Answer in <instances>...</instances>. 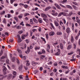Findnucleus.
I'll return each mask as SVG.
<instances>
[{
    "instance_id": "obj_57",
    "label": "nucleus",
    "mask_w": 80,
    "mask_h": 80,
    "mask_svg": "<svg viewBox=\"0 0 80 80\" xmlns=\"http://www.w3.org/2000/svg\"><path fill=\"white\" fill-rule=\"evenodd\" d=\"M69 72H70V70L69 69H68L67 71L65 72L66 74H67V73H68Z\"/></svg>"
},
{
    "instance_id": "obj_50",
    "label": "nucleus",
    "mask_w": 80,
    "mask_h": 80,
    "mask_svg": "<svg viewBox=\"0 0 80 80\" xmlns=\"http://www.w3.org/2000/svg\"><path fill=\"white\" fill-rule=\"evenodd\" d=\"M21 28V27L20 26H18L17 27H16V29H20Z\"/></svg>"
},
{
    "instance_id": "obj_49",
    "label": "nucleus",
    "mask_w": 80,
    "mask_h": 80,
    "mask_svg": "<svg viewBox=\"0 0 80 80\" xmlns=\"http://www.w3.org/2000/svg\"><path fill=\"white\" fill-rule=\"evenodd\" d=\"M26 27H31V25L27 23L26 24Z\"/></svg>"
},
{
    "instance_id": "obj_22",
    "label": "nucleus",
    "mask_w": 80,
    "mask_h": 80,
    "mask_svg": "<svg viewBox=\"0 0 80 80\" xmlns=\"http://www.w3.org/2000/svg\"><path fill=\"white\" fill-rule=\"evenodd\" d=\"M13 74L14 75V77L13 76L14 78H15V77L16 76V75H17V72L16 71H13Z\"/></svg>"
},
{
    "instance_id": "obj_31",
    "label": "nucleus",
    "mask_w": 80,
    "mask_h": 80,
    "mask_svg": "<svg viewBox=\"0 0 80 80\" xmlns=\"http://www.w3.org/2000/svg\"><path fill=\"white\" fill-rule=\"evenodd\" d=\"M2 22L3 23H4V24H6V23H7L6 19H4L2 21Z\"/></svg>"
},
{
    "instance_id": "obj_39",
    "label": "nucleus",
    "mask_w": 80,
    "mask_h": 80,
    "mask_svg": "<svg viewBox=\"0 0 80 80\" xmlns=\"http://www.w3.org/2000/svg\"><path fill=\"white\" fill-rule=\"evenodd\" d=\"M20 25H22V26H24L25 24H23V22H21V23H20Z\"/></svg>"
},
{
    "instance_id": "obj_3",
    "label": "nucleus",
    "mask_w": 80,
    "mask_h": 80,
    "mask_svg": "<svg viewBox=\"0 0 80 80\" xmlns=\"http://www.w3.org/2000/svg\"><path fill=\"white\" fill-rule=\"evenodd\" d=\"M52 13H51L52 15H53V16H54V17H56V16H57L58 15V13L56 12L55 13V11L54 10H52Z\"/></svg>"
},
{
    "instance_id": "obj_42",
    "label": "nucleus",
    "mask_w": 80,
    "mask_h": 80,
    "mask_svg": "<svg viewBox=\"0 0 80 80\" xmlns=\"http://www.w3.org/2000/svg\"><path fill=\"white\" fill-rule=\"evenodd\" d=\"M45 35L46 37V38H47V39H48V33H46L45 34Z\"/></svg>"
},
{
    "instance_id": "obj_2",
    "label": "nucleus",
    "mask_w": 80,
    "mask_h": 80,
    "mask_svg": "<svg viewBox=\"0 0 80 80\" xmlns=\"http://www.w3.org/2000/svg\"><path fill=\"white\" fill-rule=\"evenodd\" d=\"M62 15H63V16H66V13L63 12H60L58 15V17H61Z\"/></svg>"
},
{
    "instance_id": "obj_1",
    "label": "nucleus",
    "mask_w": 80,
    "mask_h": 80,
    "mask_svg": "<svg viewBox=\"0 0 80 80\" xmlns=\"http://www.w3.org/2000/svg\"><path fill=\"white\" fill-rule=\"evenodd\" d=\"M2 71H3V73L4 75H5L6 73H7V72L6 71L7 70V68L5 67V66H3L2 67Z\"/></svg>"
},
{
    "instance_id": "obj_51",
    "label": "nucleus",
    "mask_w": 80,
    "mask_h": 80,
    "mask_svg": "<svg viewBox=\"0 0 80 80\" xmlns=\"http://www.w3.org/2000/svg\"><path fill=\"white\" fill-rule=\"evenodd\" d=\"M37 72H38V70H35L33 71V73L34 74H36Z\"/></svg>"
},
{
    "instance_id": "obj_46",
    "label": "nucleus",
    "mask_w": 80,
    "mask_h": 80,
    "mask_svg": "<svg viewBox=\"0 0 80 80\" xmlns=\"http://www.w3.org/2000/svg\"><path fill=\"white\" fill-rule=\"evenodd\" d=\"M16 61L17 63H18V64H19V63H20V61H19V60H18V59L17 58L16 59Z\"/></svg>"
},
{
    "instance_id": "obj_20",
    "label": "nucleus",
    "mask_w": 80,
    "mask_h": 80,
    "mask_svg": "<svg viewBox=\"0 0 80 80\" xmlns=\"http://www.w3.org/2000/svg\"><path fill=\"white\" fill-rule=\"evenodd\" d=\"M41 39H42V41L44 42V43H46V42L45 40V39L44 38H43V37H41Z\"/></svg>"
},
{
    "instance_id": "obj_48",
    "label": "nucleus",
    "mask_w": 80,
    "mask_h": 80,
    "mask_svg": "<svg viewBox=\"0 0 80 80\" xmlns=\"http://www.w3.org/2000/svg\"><path fill=\"white\" fill-rule=\"evenodd\" d=\"M77 22L79 24V25L80 26V19H78L77 20Z\"/></svg>"
},
{
    "instance_id": "obj_9",
    "label": "nucleus",
    "mask_w": 80,
    "mask_h": 80,
    "mask_svg": "<svg viewBox=\"0 0 80 80\" xmlns=\"http://www.w3.org/2000/svg\"><path fill=\"white\" fill-rule=\"evenodd\" d=\"M30 52V49L29 48V47H28L27 51H26L25 53L27 54L29 53V52Z\"/></svg>"
},
{
    "instance_id": "obj_41",
    "label": "nucleus",
    "mask_w": 80,
    "mask_h": 80,
    "mask_svg": "<svg viewBox=\"0 0 80 80\" xmlns=\"http://www.w3.org/2000/svg\"><path fill=\"white\" fill-rule=\"evenodd\" d=\"M70 61H71V62H73V61H76V59L74 58L72 59H71L70 60Z\"/></svg>"
},
{
    "instance_id": "obj_37",
    "label": "nucleus",
    "mask_w": 80,
    "mask_h": 80,
    "mask_svg": "<svg viewBox=\"0 0 80 80\" xmlns=\"http://www.w3.org/2000/svg\"><path fill=\"white\" fill-rule=\"evenodd\" d=\"M77 52H78L79 55H80V49L79 48H78L77 49Z\"/></svg>"
},
{
    "instance_id": "obj_12",
    "label": "nucleus",
    "mask_w": 80,
    "mask_h": 80,
    "mask_svg": "<svg viewBox=\"0 0 80 80\" xmlns=\"http://www.w3.org/2000/svg\"><path fill=\"white\" fill-rule=\"evenodd\" d=\"M59 45L60 47V48L61 49H63V44L62 43H60Z\"/></svg>"
},
{
    "instance_id": "obj_27",
    "label": "nucleus",
    "mask_w": 80,
    "mask_h": 80,
    "mask_svg": "<svg viewBox=\"0 0 80 80\" xmlns=\"http://www.w3.org/2000/svg\"><path fill=\"white\" fill-rule=\"evenodd\" d=\"M55 55L56 56H58L60 55V52H57L56 53H55Z\"/></svg>"
},
{
    "instance_id": "obj_13",
    "label": "nucleus",
    "mask_w": 80,
    "mask_h": 80,
    "mask_svg": "<svg viewBox=\"0 0 80 80\" xmlns=\"http://www.w3.org/2000/svg\"><path fill=\"white\" fill-rule=\"evenodd\" d=\"M41 16L42 17L45 18H47V15H46L44 13H42Z\"/></svg>"
},
{
    "instance_id": "obj_10",
    "label": "nucleus",
    "mask_w": 80,
    "mask_h": 80,
    "mask_svg": "<svg viewBox=\"0 0 80 80\" xmlns=\"http://www.w3.org/2000/svg\"><path fill=\"white\" fill-rule=\"evenodd\" d=\"M55 34V32H51L49 33L50 36H53Z\"/></svg>"
},
{
    "instance_id": "obj_5",
    "label": "nucleus",
    "mask_w": 80,
    "mask_h": 80,
    "mask_svg": "<svg viewBox=\"0 0 80 80\" xmlns=\"http://www.w3.org/2000/svg\"><path fill=\"white\" fill-rule=\"evenodd\" d=\"M48 46L47 48V50L48 53H50V45L49 44H47Z\"/></svg>"
},
{
    "instance_id": "obj_59",
    "label": "nucleus",
    "mask_w": 80,
    "mask_h": 80,
    "mask_svg": "<svg viewBox=\"0 0 80 80\" xmlns=\"http://www.w3.org/2000/svg\"><path fill=\"white\" fill-rule=\"evenodd\" d=\"M54 66H57L58 65V64H57V63L56 62H55L54 63Z\"/></svg>"
},
{
    "instance_id": "obj_25",
    "label": "nucleus",
    "mask_w": 80,
    "mask_h": 80,
    "mask_svg": "<svg viewBox=\"0 0 80 80\" xmlns=\"http://www.w3.org/2000/svg\"><path fill=\"white\" fill-rule=\"evenodd\" d=\"M73 41H74V38H73V36H71V42L72 43H73Z\"/></svg>"
},
{
    "instance_id": "obj_40",
    "label": "nucleus",
    "mask_w": 80,
    "mask_h": 80,
    "mask_svg": "<svg viewBox=\"0 0 80 80\" xmlns=\"http://www.w3.org/2000/svg\"><path fill=\"white\" fill-rule=\"evenodd\" d=\"M18 53H20V54H21V53H22V51H21V50L18 49Z\"/></svg>"
},
{
    "instance_id": "obj_23",
    "label": "nucleus",
    "mask_w": 80,
    "mask_h": 80,
    "mask_svg": "<svg viewBox=\"0 0 80 80\" xmlns=\"http://www.w3.org/2000/svg\"><path fill=\"white\" fill-rule=\"evenodd\" d=\"M67 7L69 9H72V7L69 5H67Z\"/></svg>"
},
{
    "instance_id": "obj_8",
    "label": "nucleus",
    "mask_w": 80,
    "mask_h": 80,
    "mask_svg": "<svg viewBox=\"0 0 80 80\" xmlns=\"http://www.w3.org/2000/svg\"><path fill=\"white\" fill-rule=\"evenodd\" d=\"M54 24L56 26V27H58L59 25H60V24L58 23V22L57 21H55L54 22Z\"/></svg>"
},
{
    "instance_id": "obj_32",
    "label": "nucleus",
    "mask_w": 80,
    "mask_h": 80,
    "mask_svg": "<svg viewBox=\"0 0 80 80\" xmlns=\"http://www.w3.org/2000/svg\"><path fill=\"white\" fill-rule=\"evenodd\" d=\"M72 7L74 10H77V7H76L75 6L72 5Z\"/></svg>"
},
{
    "instance_id": "obj_17",
    "label": "nucleus",
    "mask_w": 80,
    "mask_h": 80,
    "mask_svg": "<svg viewBox=\"0 0 80 80\" xmlns=\"http://www.w3.org/2000/svg\"><path fill=\"white\" fill-rule=\"evenodd\" d=\"M57 35H62V33L61 32H57L56 33Z\"/></svg>"
},
{
    "instance_id": "obj_63",
    "label": "nucleus",
    "mask_w": 80,
    "mask_h": 80,
    "mask_svg": "<svg viewBox=\"0 0 80 80\" xmlns=\"http://www.w3.org/2000/svg\"><path fill=\"white\" fill-rule=\"evenodd\" d=\"M33 48V46H32V45H31L29 47L30 49H32V48Z\"/></svg>"
},
{
    "instance_id": "obj_54",
    "label": "nucleus",
    "mask_w": 80,
    "mask_h": 80,
    "mask_svg": "<svg viewBox=\"0 0 80 80\" xmlns=\"http://www.w3.org/2000/svg\"><path fill=\"white\" fill-rule=\"evenodd\" d=\"M57 44H58V42H56L53 43V45L55 47V45H57Z\"/></svg>"
},
{
    "instance_id": "obj_15",
    "label": "nucleus",
    "mask_w": 80,
    "mask_h": 80,
    "mask_svg": "<svg viewBox=\"0 0 80 80\" xmlns=\"http://www.w3.org/2000/svg\"><path fill=\"white\" fill-rule=\"evenodd\" d=\"M62 68H65V69H68V67L64 65L62 66Z\"/></svg>"
},
{
    "instance_id": "obj_14",
    "label": "nucleus",
    "mask_w": 80,
    "mask_h": 80,
    "mask_svg": "<svg viewBox=\"0 0 80 80\" xmlns=\"http://www.w3.org/2000/svg\"><path fill=\"white\" fill-rule=\"evenodd\" d=\"M38 64V63L35 62H32V64L33 66H36V65H37Z\"/></svg>"
},
{
    "instance_id": "obj_47",
    "label": "nucleus",
    "mask_w": 80,
    "mask_h": 80,
    "mask_svg": "<svg viewBox=\"0 0 80 80\" xmlns=\"http://www.w3.org/2000/svg\"><path fill=\"white\" fill-rule=\"evenodd\" d=\"M16 0H11L10 2H11V4H12Z\"/></svg>"
},
{
    "instance_id": "obj_19",
    "label": "nucleus",
    "mask_w": 80,
    "mask_h": 80,
    "mask_svg": "<svg viewBox=\"0 0 80 80\" xmlns=\"http://www.w3.org/2000/svg\"><path fill=\"white\" fill-rule=\"evenodd\" d=\"M22 67L23 66L22 65H21L19 67L18 69L20 71H21V70H22Z\"/></svg>"
},
{
    "instance_id": "obj_7",
    "label": "nucleus",
    "mask_w": 80,
    "mask_h": 80,
    "mask_svg": "<svg viewBox=\"0 0 80 80\" xmlns=\"http://www.w3.org/2000/svg\"><path fill=\"white\" fill-rule=\"evenodd\" d=\"M80 35V30L79 31L78 33V36H76L75 38L76 40H78V38L79 37V36Z\"/></svg>"
},
{
    "instance_id": "obj_21",
    "label": "nucleus",
    "mask_w": 80,
    "mask_h": 80,
    "mask_svg": "<svg viewBox=\"0 0 80 80\" xmlns=\"http://www.w3.org/2000/svg\"><path fill=\"white\" fill-rule=\"evenodd\" d=\"M17 37L18 39V40L19 41V42H21V38H20V35H17Z\"/></svg>"
},
{
    "instance_id": "obj_26",
    "label": "nucleus",
    "mask_w": 80,
    "mask_h": 80,
    "mask_svg": "<svg viewBox=\"0 0 80 80\" xmlns=\"http://www.w3.org/2000/svg\"><path fill=\"white\" fill-rule=\"evenodd\" d=\"M50 25L51 27H52V28H53V29H54L55 28V27H54L53 25V24H52V22L50 23Z\"/></svg>"
},
{
    "instance_id": "obj_35",
    "label": "nucleus",
    "mask_w": 80,
    "mask_h": 80,
    "mask_svg": "<svg viewBox=\"0 0 80 80\" xmlns=\"http://www.w3.org/2000/svg\"><path fill=\"white\" fill-rule=\"evenodd\" d=\"M14 19L17 21V22H18V17H16L14 18Z\"/></svg>"
},
{
    "instance_id": "obj_28",
    "label": "nucleus",
    "mask_w": 80,
    "mask_h": 80,
    "mask_svg": "<svg viewBox=\"0 0 80 80\" xmlns=\"http://www.w3.org/2000/svg\"><path fill=\"white\" fill-rule=\"evenodd\" d=\"M72 48V45H70L68 46L67 47V49L68 50H70V48Z\"/></svg>"
},
{
    "instance_id": "obj_56",
    "label": "nucleus",
    "mask_w": 80,
    "mask_h": 80,
    "mask_svg": "<svg viewBox=\"0 0 80 80\" xmlns=\"http://www.w3.org/2000/svg\"><path fill=\"white\" fill-rule=\"evenodd\" d=\"M12 62H15V58L14 57H13L12 59Z\"/></svg>"
},
{
    "instance_id": "obj_11",
    "label": "nucleus",
    "mask_w": 80,
    "mask_h": 80,
    "mask_svg": "<svg viewBox=\"0 0 80 80\" xmlns=\"http://www.w3.org/2000/svg\"><path fill=\"white\" fill-rule=\"evenodd\" d=\"M51 9V7L48 6L46 7V8L45 9V11H48V10H50V9Z\"/></svg>"
},
{
    "instance_id": "obj_36",
    "label": "nucleus",
    "mask_w": 80,
    "mask_h": 80,
    "mask_svg": "<svg viewBox=\"0 0 80 80\" xmlns=\"http://www.w3.org/2000/svg\"><path fill=\"white\" fill-rule=\"evenodd\" d=\"M5 11H3L2 12H1V15H3V14H5Z\"/></svg>"
},
{
    "instance_id": "obj_30",
    "label": "nucleus",
    "mask_w": 80,
    "mask_h": 80,
    "mask_svg": "<svg viewBox=\"0 0 80 80\" xmlns=\"http://www.w3.org/2000/svg\"><path fill=\"white\" fill-rule=\"evenodd\" d=\"M62 21H63L64 23V24H66V20H65V19L64 18H62Z\"/></svg>"
},
{
    "instance_id": "obj_52",
    "label": "nucleus",
    "mask_w": 80,
    "mask_h": 80,
    "mask_svg": "<svg viewBox=\"0 0 80 80\" xmlns=\"http://www.w3.org/2000/svg\"><path fill=\"white\" fill-rule=\"evenodd\" d=\"M42 53H45V50L44 49H42Z\"/></svg>"
},
{
    "instance_id": "obj_60",
    "label": "nucleus",
    "mask_w": 80,
    "mask_h": 80,
    "mask_svg": "<svg viewBox=\"0 0 80 80\" xmlns=\"http://www.w3.org/2000/svg\"><path fill=\"white\" fill-rule=\"evenodd\" d=\"M57 70L56 68H54L53 70V72H55V73H56L57 72Z\"/></svg>"
},
{
    "instance_id": "obj_61",
    "label": "nucleus",
    "mask_w": 80,
    "mask_h": 80,
    "mask_svg": "<svg viewBox=\"0 0 80 80\" xmlns=\"http://www.w3.org/2000/svg\"><path fill=\"white\" fill-rule=\"evenodd\" d=\"M19 78H20V79H23V77L22 76V75H20L19 76Z\"/></svg>"
},
{
    "instance_id": "obj_38",
    "label": "nucleus",
    "mask_w": 80,
    "mask_h": 80,
    "mask_svg": "<svg viewBox=\"0 0 80 80\" xmlns=\"http://www.w3.org/2000/svg\"><path fill=\"white\" fill-rule=\"evenodd\" d=\"M26 65L27 66H29V65H30V62H29V61H27Z\"/></svg>"
},
{
    "instance_id": "obj_24",
    "label": "nucleus",
    "mask_w": 80,
    "mask_h": 80,
    "mask_svg": "<svg viewBox=\"0 0 80 80\" xmlns=\"http://www.w3.org/2000/svg\"><path fill=\"white\" fill-rule=\"evenodd\" d=\"M40 47L39 46L36 47L35 48V50H40Z\"/></svg>"
},
{
    "instance_id": "obj_55",
    "label": "nucleus",
    "mask_w": 80,
    "mask_h": 80,
    "mask_svg": "<svg viewBox=\"0 0 80 80\" xmlns=\"http://www.w3.org/2000/svg\"><path fill=\"white\" fill-rule=\"evenodd\" d=\"M32 31L33 32H37V29H32Z\"/></svg>"
},
{
    "instance_id": "obj_58",
    "label": "nucleus",
    "mask_w": 80,
    "mask_h": 80,
    "mask_svg": "<svg viewBox=\"0 0 80 80\" xmlns=\"http://www.w3.org/2000/svg\"><path fill=\"white\" fill-rule=\"evenodd\" d=\"M24 7L25 8H28V5L25 4L24 5Z\"/></svg>"
},
{
    "instance_id": "obj_4",
    "label": "nucleus",
    "mask_w": 80,
    "mask_h": 80,
    "mask_svg": "<svg viewBox=\"0 0 80 80\" xmlns=\"http://www.w3.org/2000/svg\"><path fill=\"white\" fill-rule=\"evenodd\" d=\"M66 31L67 33H69L71 32V31H70V28L69 27H68L67 28Z\"/></svg>"
},
{
    "instance_id": "obj_44",
    "label": "nucleus",
    "mask_w": 80,
    "mask_h": 80,
    "mask_svg": "<svg viewBox=\"0 0 80 80\" xmlns=\"http://www.w3.org/2000/svg\"><path fill=\"white\" fill-rule=\"evenodd\" d=\"M38 21L39 23H42V22H43L42 20H41L40 19H39L38 20Z\"/></svg>"
},
{
    "instance_id": "obj_18",
    "label": "nucleus",
    "mask_w": 80,
    "mask_h": 80,
    "mask_svg": "<svg viewBox=\"0 0 80 80\" xmlns=\"http://www.w3.org/2000/svg\"><path fill=\"white\" fill-rule=\"evenodd\" d=\"M60 24L61 27H63L64 26V24L62 22L60 21L59 22Z\"/></svg>"
},
{
    "instance_id": "obj_43",
    "label": "nucleus",
    "mask_w": 80,
    "mask_h": 80,
    "mask_svg": "<svg viewBox=\"0 0 80 80\" xmlns=\"http://www.w3.org/2000/svg\"><path fill=\"white\" fill-rule=\"evenodd\" d=\"M73 4L74 5H78V3L75 2H72Z\"/></svg>"
},
{
    "instance_id": "obj_16",
    "label": "nucleus",
    "mask_w": 80,
    "mask_h": 80,
    "mask_svg": "<svg viewBox=\"0 0 80 80\" xmlns=\"http://www.w3.org/2000/svg\"><path fill=\"white\" fill-rule=\"evenodd\" d=\"M33 20L34 22H35L36 23H38V21L35 18H33Z\"/></svg>"
},
{
    "instance_id": "obj_6",
    "label": "nucleus",
    "mask_w": 80,
    "mask_h": 80,
    "mask_svg": "<svg viewBox=\"0 0 80 80\" xmlns=\"http://www.w3.org/2000/svg\"><path fill=\"white\" fill-rule=\"evenodd\" d=\"M54 5L57 8H58V9H59V10H61V8L60 7V6H59V5H58L57 3H55V4Z\"/></svg>"
},
{
    "instance_id": "obj_29",
    "label": "nucleus",
    "mask_w": 80,
    "mask_h": 80,
    "mask_svg": "<svg viewBox=\"0 0 80 80\" xmlns=\"http://www.w3.org/2000/svg\"><path fill=\"white\" fill-rule=\"evenodd\" d=\"M72 14H73V12H71L68 14V16H69V17H71L72 15Z\"/></svg>"
},
{
    "instance_id": "obj_33",
    "label": "nucleus",
    "mask_w": 80,
    "mask_h": 80,
    "mask_svg": "<svg viewBox=\"0 0 80 80\" xmlns=\"http://www.w3.org/2000/svg\"><path fill=\"white\" fill-rule=\"evenodd\" d=\"M67 0H63L62 2V3H67Z\"/></svg>"
},
{
    "instance_id": "obj_34",
    "label": "nucleus",
    "mask_w": 80,
    "mask_h": 80,
    "mask_svg": "<svg viewBox=\"0 0 80 80\" xmlns=\"http://www.w3.org/2000/svg\"><path fill=\"white\" fill-rule=\"evenodd\" d=\"M22 18H23V15L22 14H21L20 15L18 16V18L20 19Z\"/></svg>"
},
{
    "instance_id": "obj_53",
    "label": "nucleus",
    "mask_w": 80,
    "mask_h": 80,
    "mask_svg": "<svg viewBox=\"0 0 80 80\" xmlns=\"http://www.w3.org/2000/svg\"><path fill=\"white\" fill-rule=\"evenodd\" d=\"M30 21L31 24H33V20L32 19H30Z\"/></svg>"
},
{
    "instance_id": "obj_62",
    "label": "nucleus",
    "mask_w": 80,
    "mask_h": 80,
    "mask_svg": "<svg viewBox=\"0 0 80 80\" xmlns=\"http://www.w3.org/2000/svg\"><path fill=\"white\" fill-rule=\"evenodd\" d=\"M59 5L61 6V7H63V8H65V6L62 5V4H60Z\"/></svg>"
},
{
    "instance_id": "obj_45",
    "label": "nucleus",
    "mask_w": 80,
    "mask_h": 80,
    "mask_svg": "<svg viewBox=\"0 0 80 80\" xmlns=\"http://www.w3.org/2000/svg\"><path fill=\"white\" fill-rule=\"evenodd\" d=\"M30 15L29 13H26L24 14V16L25 17H27V16H28V15Z\"/></svg>"
},
{
    "instance_id": "obj_64",
    "label": "nucleus",
    "mask_w": 80,
    "mask_h": 80,
    "mask_svg": "<svg viewBox=\"0 0 80 80\" xmlns=\"http://www.w3.org/2000/svg\"><path fill=\"white\" fill-rule=\"evenodd\" d=\"M7 18H10V14H8L7 16Z\"/></svg>"
}]
</instances>
